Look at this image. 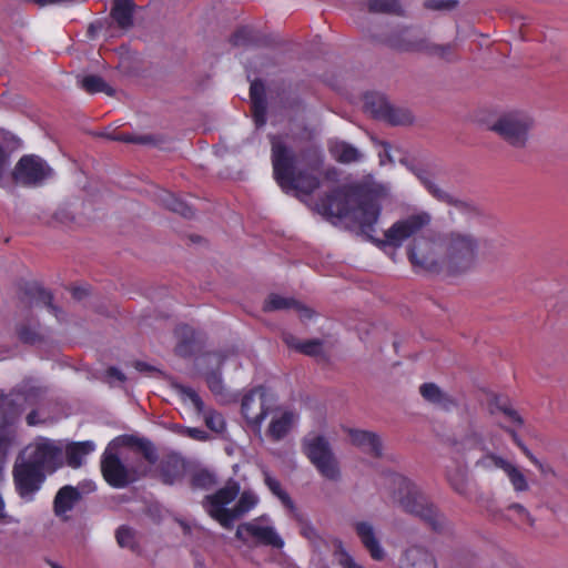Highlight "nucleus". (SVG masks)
Here are the masks:
<instances>
[{
  "label": "nucleus",
  "mask_w": 568,
  "mask_h": 568,
  "mask_svg": "<svg viewBox=\"0 0 568 568\" xmlns=\"http://www.w3.org/2000/svg\"><path fill=\"white\" fill-rule=\"evenodd\" d=\"M316 210L328 219H349L369 239L381 215L377 194L359 185L335 187L318 200Z\"/></svg>",
  "instance_id": "f257e3e1"
},
{
  "label": "nucleus",
  "mask_w": 568,
  "mask_h": 568,
  "mask_svg": "<svg viewBox=\"0 0 568 568\" xmlns=\"http://www.w3.org/2000/svg\"><path fill=\"white\" fill-rule=\"evenodd\" d=\"M271 161L273 176L283 192L294 193L296 196L311 195L321 186L320 178L314 173L324 163L322 152L315 150L310 169H296L297 156L295 151L280 135L271 134Z\"/></svg>",
  "instance_id": "f03ea898"
},
{
  "label": "nucleus",
  "mask_w": 568,
  "mask_h": 568,
  "mask_svg": "<svg viewBox=\"0 0 568 568\" xmlns=\"http://www.w3.org/2000/svg\"><path fill=\"white\" fill-rule=\"evenodd\" d=\"M240 491V484L229 479L215 493L206 495L201 505L205 513L223 528L232 529L236 520L258 504V497L253 491L244 490L241 495Z\"/></svg>",
  "instance_id": "7ed1b4c3"
},
{
  "label": "nucleus",
  "mask_w": 568,
  "mask_h": 568,
  "mask_svg": "<svg viewBox=\"0 0 568 568\" xmlns=\"http://www.w3.org/2000/svg\"><path fill=\"white\" fill-rule=\"evenodd\" d=\"M394 486V499L407 514L419 518L435 532H445L449 529L447 518L419 489V487L402 475L390 478Z\"/></svg>",
  "instance_id": "20e7f679"
},
{
  "label": "nucleus",
  "mask_w": 568,
  "mask_h": 568,
  "mask_svg": "<svg viewBox=\"0 0 568 568\" xmlns=\"http://www.w3.org/2000/svg\"><path fill=\"white\" fill-rule=\"evenodd\" d=\"M443 264L450 274H462L473 267L477 260L479 240L471 233L450 231L440 237Z\"/></svg>",
  "instance_id": "39448f33"
},
{
  "label": "nucleus",
  "mask_w": 568,
  "mask_h": 568,
  "mask_svg": "<svg viewBox=\"0 0 568 568\" xmlns=\"http://www.w3.org/2000/svg\"><path fill=\"white\" fill-rule=\"evenodd\" d=\"M101 471L110 486L124 488L145 477L150 467L142 462L125 465L112 447H106L101 458Z\"/></svg>",
  "instance_id": "423d86ee"
},
{
  "label": "nucleus",
  "mask_w": 568,
  "mask_h": 568,
  "mask_svg": "<svg viewBox=\"0 0 568 568\" xmlns=\"http://www.w3.org/2000/svg\"><path fill=\"white\" fill-rule=\"evenodd\" d=\"M534 124V119L527 112L514 110L501 113L493 122L490 130L513 148L524 149Z\"/></svg>",
  "instance_id": "0eeeda50"
},
{
  "label": "nucleus",
  "mask_w": 568,
  "mask_h": 568,
  "mask_svg": "<svg viewBox=\"0 0 568 568\" xmlns=\"http://www.w3.org/2000/svg\"><path fill=\"white\" fill-rule=\"evenodd\" d=\"M302 447L304 454L323 477L329 480H337L339 478L338 463L328 440L324 436H307L303 439Z\"/></svg>",
  "instance_id": "6e6552de"
},
{
  "label": "nucleus",
  "mask_w": 568,
  "mask_h": 568,
  "mask_svg": "<svg viewBox=\"0 0 568 568\" xmlns=\"http://www.w3.org/2000/svg\"><path fill=\"white\" fill-rule=\"evenodd\" d=\"M53 175V169L36 154L21 156L12 171L13 182L24 187L42 186Z\"/></svg>",
  "instance_id": "1a4fd4ad"
},
{
  "label": "nucleus",
  "mask_w": 568,
  "mask_h": 568,
  "mask_svg": "<svg viewBox=\"0 0 568 568\" xmlns=\"http://www.w3.org/2000/svg\"><path fill=\"white\" fill-rule=\"evenodd\" d=\"M274 395L264 386H257L246 393L241 403V412L247 425L260 432L261 425L275 406Z\"/></svg>",
  "instance_id": "9d476101"
},
{
  "label": "nucleus",
  "mask_w": 568,
  "mask_h": 568,
  "mask_svg": "<svg viewBox=\"0 0 568 568\" xmlns=\"http://www.w3.org/2000/svg\"><path fill=\"white\" fill-rule=\"evenodd\" d=\"M268 521L270 518L263 515L251 521L240 524L236 528L235 537L244 544L253 539L256 545L281 549L284 546V541Z\"/></svg>",
  "instance_id": "9b49d317"
},
{
  "label": "nucleus",
  "mask_w": 568,
  "mask_h": 568,
  "mask_svg": "<svg viewBox=\"0 0 568 568\" xmlns=\"http://www.w3.org/2000/svg\"><path fill=\"white\" fill-rule=\"evenodd\" d=\"M12 476L16 491L24 503H32L36 499L47 478L44 471L26 460L14 465Z\"/></svg>",
  "instance_id": "f8f14e48"
},
{
  "label": "nucleus",
  "mask_w": 568,
  "mask_h": 568,
  "mask_svg": "<svg viewBox=\"0 0 568 568\" xmlns=\"http://www.w3.org/2000/svg\"><path fill=\"white\" fill-rule=\"evenodd\" d=\"M430 221L432 215L425 211L407 215L406 217L395 222L387 231H385V240L383 243L393 247H399L404 241L410 239L428 226Z\"/></svg>",
  "instance_id": "ddd939ff"
},
{
  "label": "nucleus",
  "mask_w": 568,
  "mask_h": 568,
  "mask_svg": "<svg viewBox=\"0 0 568 568\" xmlns=\"http://www.w3.org/2000/svg\"><path fill=\"white\" fill-rule=\"evenodd\" d=\"M30 449L26 462L45 475L54 473L63 465V448L54 440L42 439L30 446Z\"/></svg>",
  "instance_id": "4468645a"
},
{
  "label": "nucleus",
  "mask_w": 568,
  "mask_h": 568,
  "mask_svg": "<svg viewBox=\"0 0 568 568\" xmlns=\"http://www.w3.org/2000/svg\"><path fill=\"white\" fill-rule=\"evenodd\" d=\"M365 109L375 119L392 125H405L413 122V115L408 109L393 105L381 94L365 95Z\"/></svg>",
  "instance_id": "2eb2a0df"
},
{
  "label": "nucleus",
  "mask_w": 568,
  "mask_h": 568,
  "mask_svg": "<svg viewBox=\"0 0 568 568\" xmlns=\"http://www.w3.org/2000/svg\"><path fill=\"white\" fill-rule=\"evenodd\" d=\"M18 295L21 303L28 306H44L59 322L65 320V314L52 303L53 295L37 282H22L18 285Z\"/></svg>",
  "instance_id": "dca6fc26"
},
{
  "label": "nucleus",
  "mask_w": 568,
  "mask_h": 568,
  "mask_svg": "<svg viewBox=\"0 0 568 568\" xmlns=\"http://www.w3.org/2000/svg\"><path fill=\"white\" fill-rule=\"evenodd\" d=\"M408 260L417 273H439L443 260L436 257L434 244L427 240L414 241L408 250Z\"/></svg>",
  "instance_id": "f3484780"
},
{
  "label": "nucleus",
  "mask_w": 568,
  "mask_h": 568,
  "mask_svg": "<svg viewBox=\"0 0 568 568\" xmlns=\"http://www.w3.org/2000/svg\"><path fill=\"white\" fill-rule=\"evenodd\" d=\"M414 174L418 178L428 193L437 201L446 203L456 207L464 213H477L478 210L474 203L456 197L449 192L442 189L430 176V174L423 169L413 170Z\"/></svg>",
  "instance_id": "a211bd4d"
},
{
  "label": "nucleus",
  "mask_w": 568,
  "mask_h": 568,
  "mask_svg": "<svg viewBox=\"0 0 568 568\" xmlns=\"http://www.w3.org/2000/svg\"><path fill=\"white\" fill-rule=\"evenodd\" d=\"M427 37L413 32L410 29H402L389 34L386 43L397 51L424 53Z\"/></svg>",
  "instance_id": "6ab92c4d"
},
{
  "label": "nucleus",
  "mask_w": 568,
  "mask_h": 568,
  "mask_svg": "<svg viewBox=\"0 0 568 568\" xmlns=\"http://www.w3.org/2000/svg\"><path fill=\"white\" fill-rule=\"evenodd\" d=\"M178 389L184 399H189L192 403L199 414H204L205 424L211 430L215 433H222L224 430L225 422L223 416L215 410L205 412L204 402L193 388L180 385Z\"/></svg>",
  "instance_id": "aec40b11"
},
{
  "label": "nucleus",
  "mask_w": 568,
  "mask_h": 568,
  "mask_svg": "<svg viewBox=\"0 0 568 568\" xmlns=\"http://www.w3.org/2000/svg\"><path fill=\"white\" fill-rule=\"evenodd\" d=\"M121 446L131 447V448L138 450L139 453L142 454L144 459L150 465H154L159 459L155 446L148 438L138 437L134 435H121V436L114 438L108 445V447H112V449L115 452Z\"/></svg>",
  "instance_id": "412c9836"
},
{
  "label": "nucleus",
  "mask_w": 568,
  "mask_h": 568,
  "mask_svg": "<svg viewBox=\"0 0 568 568\" xmlns=\"http://www.w3.org/2000/svg\"><path fill=\"white\" fill-rule=\"evenodd\" d=\"M398 568H437V562L434 555L426 548L413 546L402 552Z\"/></svg>",
  "instance_id": "4be33fe9"
},
{
  "label": "nucleus",
  "mask_w": 568,
  "mask_h": 568,
  "mask_svg": "<svg viewBox=\"0 0 568 568\" xmlns=\"http://www.w3.org/2000/svg\"><path fill=\"white\" fill-rule=\"evenodd\" d=\"M346 432L349 436L351 443L362 452L376 458L382 456L383 444L381 437L376 433L354 428H348Z\"/></svg>",
  "instance_id": "5701e85b"
},
{
  "label": "nucleus",
  "mask_w": 568,
  "mask_h": 568,
  "mask_svg": "<svg viewBox=\"0 0 568 568\" xmlns=\"http://www.w3.org/2000/svg\"><path fill=\"white\" fill-rule=\"evenodd\" d=\"M234 47H274L278 41L272 34H263L248 27L239 28L230 38Z\"/></svg>",
  "instance_id": "b1692460"
},
{
  "label": "nucleus",
  "mask_w": 568,
  "mask_h": 568,
  "mask_svg": "<svg viewBox=\"0 0 568 568\" xmlns=\"http://www.w3.org/2000/svg\"><path fill=\"white\" fill-rule=\"evenodd\" d=\"M354 529L365 549L374 560L381 561L385 558V550L376 537L373 525L368 521H357Z\"/></svg>",
  "instance_id": "393cba45"
},
{
  "label": "nucleus",
  "mask_w": 568,
  "mask_h": 568,
  "mask_svg": "<svg viewBox=\"0 0 568 568\" xmlns=\"http://www.w3.org/2000/svg\"><path fill=\"white\" fill-rule=\"evenodd\" d=\"M185 463L176 454L168 455L159 465V477L165 485H174L182 480Z\"/></svg>",
  "instance_id": "a878e982"
},
{
  "label": "nucleus",
  "mask_w": 568,
  "mask_h": 568,
  "mask_svg": "<svg viewBox=\"0 0 568 568\" xmlns=\"http://www.w3.org/2000/svg\"><path fill=\"white\" fill-rule=\"evenodd\" d=\"M82 495L77 487L65 485L61 487L53 499V511L55 516L63 517L71 511L80 501Z\"/></svg>",
  "instance_id": "bb28decb"
},
{
  "label": "nucleus",
  "mask_w": 568,
  "mask_h": 568,
  "mask_svg": "<svg viewBox=\"0 0 568 568\" xmlns=\"http://www.w3.org/2000/svg\"><path fill=\"white\" fill-rule=\"evenodd\" d=\"M328 152L336 162L342 164L361 162L364 158L357 148L342 140L328 141Z\"/></svg>",
  "instance_id": "cd10ccee"
},
{
  "label": "nucleus",
  "mask_w": 568,
  "mask_h": 568,
  "mask_svg": "<svg viewBox=\"0 0 568 568\" xmlns=\"http://www.w3.org/2000/svg\"><path fill=\"white\" fill-rule=\"evenodd\" d=\"M265 311H281V310H294L298 313L301 318H311L313 315L312 310L302 305L294 298L284 297L277 294H272L265 301Z\"/></svg>",
  "instance_id": "c85d7f7f"
},
{
  "label": "nucleus",
  "mask_w": 568,
  "mask_h": 568,
  "mask_svg": "<svg viewBox=\"0 0 568 568\" xmlns=\"http://www.w3.org/2000/svg\"><path fill=\"white\" fill-rule=\"evenodd\" d=\"M455 445L463 452L471 449L486 450L484 436L478 426L473 422H469L464 432L458 435V438L455 439Z\"/></svg>",
  "instance_id": "c756f323"
},
{
  "label": "nucleus",
  "mask_w": 568,
  "mask_h": 568,
  "mask_svg": "<svg viewBox=\"0 0 568 568\" xmlns=\"http://www.w3.org/2000/svg\"><path fill=\"white\" fill-rule=\"evenodd\" d=\"M250 98L252 101L255 123L257 126H262L266 122V99L265 88L261 80H255L251 83Z\"/></svg>",
  "instance_id": "7c9ffc66"
},
{
  "label": "nucleus",
  "mask_w": 568,
  "mask_h": 568,
  "mask_svg": "<svg viewBox=\"0 0 568 568\" xmlns=\"http://www.w3.org/2000/svg\"><path fill=\"white\" fill-rule=\"evenodd\" d=\"M419 393L425 400L446 410L450 409L456 404L455 400L435 383L422 384Z\"/></svg>",
  "instance_id": "2f4dec72"
},
{
  "label": "nucleus",
  "mask_w": 568,
  "mask_h": 568,
  "mask_svg": "<svg viewBox=\"0 0 568 568\" xmlns=\"http://www.w3.org/2000/svg\"><path fill=\"white\" fill-rule=\"evenodd\" d=\"M95 449V444L92 440L75 442L67 445L65 459L67 464L72 468L82 466L85 457Z\"/></svg>",
  "instance_id": "473e14b6"
},
{
  "label": "nucleus",
  "mask_w": 568,
  "mask_h": 568,
  "mask_svg": "<svg viewBox=\"0 0 568 568\" xmlns=\"http://www.w3.org/2000/svg\"><path fill=\"white\" fill-rule=\"evenodd\" d=\"M135 4L132 0H114L111 8V18L121 29H129L133 24Z\"/></svg>",
  "instance_id": "72a5a7b5"
},
{
  "label": "nucleus",
  "mask_w": 568,
  "mask_h": 568,
  "mask_svg": "<svg viewBox=\"0 0 568 568\" xmlns=\"http://www.w3.org/2000/svg\"><path fill=\"white\" fill-rule=\"evenodd\" d=\"M0 425L2 427L13 425L22 414L20 397L2 396L0 398Z\"/></svg>",
  "instance_id": "f704fd0d"
},
{
  "label": "nucleus",
  "mask_w": 568,
  "mask_h": 568,
  "mask_svg": "<svg viewBox=\"0 0 568 568\" xmlns=\"http://www.w3.org/2000/svg\"><path fill=\"white\" fill-rule=\"evenodd\" d=\"M18 338L23 344L34 345L44 341L40 323L37 320H26L17 325Z\"/></svg>",
  "instance_id": "c9c22d12"
},
{
  "label": "nucleus",
  "mask_w": 568,
  "mask_h": 568,
  "mask_svg": "<svg viewBox=\"0 0 568 568\" xmlns=\"http://www.w3.org/2000/svg\"><path fill=\"white\" fill-rule=\"evenodd\" d=\"M156 201L168 210L179 213L184 217L191 219L194 212L190 205L178 199L173 193L166 190H160L156 194Z\"/></svg>",
  "instance_id": "e433bc0d"
},
{
  "label": "nucleus",
  "mask_w": 568,
  "mask_h": 568,
  "mask_svg": "<svg viewBox=\"0 0 568 568\" xmlns=\"http://www.w3.org/2000/svg\"><path fill=\"white\" fill-rule=\"evenodd\" d=\"M109 139L112 141L125 142V143H134L141 145H161L165 142V139L161 135L154 134H131V133H112L109 135Z\"/></svg>",
  "instance_id": "4c0bfd02"
},
{
  "label": "nucleus",
  "mask_w": 568,
  "mask_h": 568,
  "mask_svg": "<svg viewBox=\"0 0 568 568\" xmlns=\"http://www.w3.org/2000/svg\"><path fill=\"white\" fill-rule=\"evenodd\" d=\"M219 484L217 475L207 468L195 469L191 474L190 485L193 489L211 490Z\"/></svg>",
  "instance_id": "58836bf2"
},
{
  "label": "nucleus",
  "mask_w": 568,
  "mask_h": 568,
  "mask_svg": "<svg viewBox=\"0 0 568 568\" xmlns=\"http://www.w3.org/2000/svg\"><path fill=\"white\" fill-rule=\"evenodd\" d=\"M78 82L80 87L90 94L98 92H104L110 97L115 94V90L111 88L100 75L89 74L79 79Z\"/></svg>",
  "instance_id": "ea45409f"
},
{
  "label": "nucleus",
  "mask_w": 568,
  "mask_h": 568,
  "mask_svg": "<svg viewBox=\"0 0 568 568\" xmlns=\"http://www.w3.org/2000/svg\"><path fill=\"white\" fill-rule=\"evenodd\" d=\"M264 484L271 490V493L276 496L282 504L290 509V511H295V505L290 497V495L282 488L280 480L271 475V473L263 468L262 470Z\"/></svg>",
  "instance_id": "a19ab883"
},
{
  "label": "nucleus",
  "mask_w": 568,
  "mask_h": 568,
  "mask_svg": "<svg viewBox=\"0 0 568 568\" xmlns=\"http://www.w3.org/2000/svg\"><path fill=\"white\" fill-rule=\"evenodd\" d=\"M293 414L290 412L284 413L281 417L272 419L267 435L275 442L283 439L291 429Z\"/></svg>",
  "instance_id": "79ce46f5"
},
{
  "label": "nucleus",
  "mask_w": 568,
  "mask_h": 568,
  "mask_svg": "<svg viewBox=\"0 0 568 568\" xmlns=\"http://www.w3.org/2000/svg\"><path fill=\"white\" fill-rule=\"evenodd\" d=\"M447 480L452 488L459 495L468 494V475L465 467H455L447 471Z\"/></svg>",
  "instance_id": "37998d69"
},
{
  "label": "nucleus",
  "mask_w": 568,
  "mask_h": 568,
  "mask_svg": "<svg viewBox=\"0 0 568 568\" xmlns=\"http://www.w3.org/2000/svg\"><path fill=\"white\" fill-rule=\"evenodd\" d=\"M504 473L508 477L514 490L516 493L527 491L529 489V484L524 475V473L510 462L506 466Z\"/></svg>",
  "instance_id": "c03bdc74"
},
{
  "label": "nucleus",
  "mask_w": 568,
  "mask_h": 568,
  "mask_svg": "<svg viewBox=\"0 0 568 568\" xmlns=\"http://www.w3.org/2000/svg\"><path fill=\"white\" fill-rule=\"evenodd\" d=\"M454 50H455V47L450 43L437 44V43L432 42L427 38L424 53L429 57L438 58V59L450 62L454 60V57H453Z\"/></svg>",
  "instance_id": "a18cd8bd"
},
{
  "label": "nucleus",
  "mask_w": 568,
  "mask_h": 568,
  "mask_svg": "<svg viewBox=\"0 0 568 568\" xmlns=\"http://www.w3.org/2000/svg\"><path fill=\"white\" fill-rule=\"evenodd\" d=\"M498 410L503 413L510 422L523 425V418L519 416L518 412L514 409L509 402L500 396H496L491 403V413Z\"/></svg>",
  "instance_id": "49530a36"
},
{
  "label": "nucleus",
  "mask_w": 568,
  "mask_h": 568,
  "mask_svg": "<svg viewBox=\"0 0 568 568\" xmlns=\"http://www.w3.org/2000/svg\"><path fill=\"white\" fill-rule=\"evenodd\" d=\"M175 333L181 338L176 346V352L183 356L189 355L191 352L190 346L195 339L194 329L189 325H181L176 328Z\"/></svg>",
  "instance_id": "de8ad7c7"
},
{
  "label": "nucleus",
  "mask_w": 568,
  "mask_h": 568,
  "mask_svg": "<svg viewBox=\"0 0 568 568\" xmlns=\"http://www.w3.org/2000/svg\"><path fill=\"white\" fill-rule=\"evenodd\" d=\"M508 463V460L504 459L498 455H495L493 453H486L479 459L476 460L475 466L486 471H490L495 468L501 469L504 471Z\"/></svg>",
  "instance_id": "09e8293b"
},
{
  "label": "nucleus",
  "mask_w": 568,
  "mask_h": 568,
  "mask_svg": "<svg viewBox=\"0 0 568 568\" xmlns=\"http://www.w3.org/2000/svg\"><path fill=\"white\" fill-rule=\"evenodd\" d=\"M368 10L376 13L400 14V6L397 0H368Z\"/></svg>",
  "instance_id": "8fccbe9b"
},
{
  "label": "nucleus",
  "mask_w": 568,
  "mask_h": 568,
  "mask_svg": "<svg viewBox=\"0 0 568 568\" xmlns=\"http://www.w3.org/2000/svg\"><path fill=\"white\" fill-rule=\"evenodd\" d=\"M115 538L120 547L135 550V531L132 528L128 526H120L115 531Z\"/></svg>",
  "instance_id": "3c124183"
},
{
  "label": "nucleus",
  "mask_w": 568,
  "mask_h": 568,
  "mask_svg": "<svg viewBox=\"0 0 568 568\" xmlns=\"http://www.w3.org/2000/svg\"><path fill=\"white\" fill-rule=\"evenodd\" d=\"M295 520L300 526L301 534L311 541H314L318 538L316 529L312 526V524L305 518L303 514H301L296 508L295 511H291Z\"/></svg>",
  "instance_id": "603ef678"
},
{
  "label": "nucleus",
  "mask_w": 568,
  "mask_h": 568,
  "mask_svg": "<svg viewBox=\"0 0 568 568\" xmlns=\"http://www.w3.org/2000/svg\"><path fill=\"white\" fill-rule=\"evenodd\" d=\"M300 353L307 356H322L323 355V342L318 338L304 341L300 346Z\"/></svg>",
  "instance_id": "864d4df0"
},
{
  "label": "nucleus",
  "mask_w": 568,
  "mask_h": 568,
  "mask_svg": "<svg viewBox=\"0 0 568 568\" xmlns=\"http://www.w3.org/2000/svg\"><path fill=\"white\" fill-rule=\"evenodd\" d=\"M206 384L211 392L215 395H222L224 387L220 372H211L206 375Z\"/></svg>",
  "instance_id": "5fc2aeb1"
},
{
  "label": "nucleus",
  "mask_w": 568,
  "mask_h": 568,
  "mask_svg": "<svg viewBox=\"0 0 568 568\" xmlns=\"http://www.w3.org/2000/svg\"><path fill=\"white\" fill-rule=\"evenodd\" d=\"M13 435L9 427L0 425V455H4L11 445Z\"/></svg>",
  "instance_id": "6e6d98bb"
},
{
  "label": "nucleus",
  "mask_w": 568,
  "mask_h": 568,
  "mask_svg": "<svg viewBox=\"0 0 568 568\" xmlns=\"http://www.w3.org/2000/svg\"><path fill=\"white\" fill-rule=\"evenodd\" d=\"M52 220L57 224L68 225L74 220V216L68 209H59L53 214Z\"/></svg>",
  "instance_id": "4d7b16f0"
},
{
  "label": "nucleus",
  "mask_w": 568,
  "mask_h": 568,
  "mask_svg": "<svg viewBox=\"0 0 568 568\" xmlns=\"http://www.w3.org/2000/svg\"><path fill=\"white\" fill-rule=\"evenodd\" d=\"M508 510L515 511L520 519L527 521L530 526L534 525L535 519L531 517L530 513L521 504H518V503L510 504L508 506Z\"/></svg>",
  "instance_id": "13d9d810"
},
{
  "label": "nucleus",
  "mask_w": 568,
  "mask_h": 568,
  "mask_svg": "<svg viewBox=\"0 0 568 568\" xmlns=\"http://www.w3.org/2000/svg\"><path fill=\"white\" fill-rule=\"evenodd\" d=\"M515 444L523 450V453L529 458L532 464H538V459L531 454L527 446L520 440L517 433L513 429L507 428Z\"/></svg>",
  "instance_id": "bf43d9fd"
},
{
  "label": "nucleus",
  "mask_w": 568,
  "mask_h": 568,
  "mask_svg": "<svg viewBox=\"0 0 568 568\" xmlns=\"http://www.w3.org/2000/svg\"><path fill=\"white\" fill-rule=\"evenodd\" d=\"M185 434L195 440L205 442L210 438V435L202 428L197 427H189L185 430Z\"/></svg>",
  "instance_id": "052dcab7"
},
{
  "label": "nucleus",
  "mask_w": 568,
  "mask_h": 568,
  "mask_svg": "<svg viewBox=\"0 0 568 568\" xmlns=\"http://www.w3.org/2000/svg\"><path fill=\"white\" fill-rule=\"evenodd\" d=\"M456 3V1L429 0L426 2V7L435 10H444L454 8Z\"/></svg>",
  "instance_id": "680f3d73"
},
{
  "label": "nucleus",
  "mask_w": 568,
  "mask_h": 568,
  "mask_svg": "<svg viewBox=\"0 0 568 568\" xmlns=\"http://www.w3.org/2000/svg\"><path fill=\"white\" fill-rule=\"evenodd\" d=\"M282 339L290 348H293L297 352L300 351V346L303 344V342L300 341L296 336L287 332L282 334Z\"/></svg>",
  "instance_id": "e2e57ef3"
},
{
  "label": "nucleus",
  "mask_w": 568,
  "mask_h": 568,
  "mask_svg": "<svg viewBox=\"0 0 568 568\" xmlns=\"http://www.w3.org/2000/svg\"><path fill=\"white\" fill-rule=\"evenodd\" d=\"M9 166V155L0 144V181L3 179Z\"/></svg>",
  "instance_id": "0e129e2a"
},
{
  "label": "nucleus",
  "mask_w": 568,
  "mask_h": 568,
  "mask_svg": "<svg viewBox=\"0 0 568 568\" xmlns=\"http://www.w3.org/2000/svg\"><path fill=\"white\" fill-rule=\"evenodd\" d=\"M106 376L109 378H114L116 381H119L120 383H124L126 381V376L116 367H109L106 369Z\"/></svg>",
  "instance_id": "69168bd1"
},
{
  "label": "nucleus",
  "mask_w": 568,
  "mask_h": 568,
  "mask_svg": "<svg viewBox=\"0 0 568 568\" xmlns=\"http://www.w3.org/2000/svg\"><path fill=\"white\" fill-rule=\"evenodd\" d=\"M341 565L343 568H363L361 565L356 564L351 556L346 554L342 555Z\"/></svg>",
  "instance_id": "338daca9"
},
{
  "label": "nucleus",
  "mask_w": 568,
  "mask_h": 568,
  "mask_svg": "<svg viewBox=\"0 0 568 568\" xmlns=\"http://www.w3.org/2000/svg\"><path fill=\"white\" fill-rule=\"evenodd\" d=\"M324 178L327 181L337 182L339 178V171L336 168L331 166L325 170Z\"/></svg>",
  "instance_id": "774afa93"
}]
</instances>
